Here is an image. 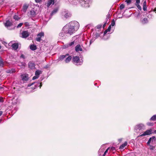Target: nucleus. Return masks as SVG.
Returning a JSON list of instances; mask_svg holds the SVG:
<instances>
[{
  "instance_id": "1",
  "label": "nucleus",
  "mask_w": 156,
  "mask_h": 156,
  "mask_svg": "<svg viewBox=\"0 0 156 156\" xmlns=\"http://www.w3.org/2000/svg\"><path fill=\"white\" fill-rule=\"evenodd\" d=\"M79 27V23L76 21H72L65 25L63 28L66 33V36H69L76 31Z\"/></svg>"
},
{
  "instance_id": "2",
  "label": "nucleus",
  "mask_w": 156,
  "mask_h": 156,
  "mask_svg": "<svg viewBox=\"0 0 156 156\" xmlns=\"http://www.w3.org/2000/svg\"><path fill=\"white\" fill-rule=\"evenodd\" d=\"M72 4H75L78 2L80 5L84 7H88L91 5V0H66Z\"/></svg>"
},
{
  "instance_id": "3",
  "label": "nucleus",
  "mask_w": 156,
  "mask_h": 156,
  "mask_svg": "<svg viewBox=\"0 0 156 156\" xmlns=\"http://www.w3.org/2000/svg\"><path fill=\"white\" fill-rule=\"evenodd\" d=\"M21 77V80L20 81V83H26L28 80L29 78L28 74L27 73L22 74Z\"/></svg>"
},
{
  "instance_id": "4",
  "label": "nucleus",
  "mask_w": 156,
  "mask_h": 156,
  "mask_svg": "<svg viewBox=\"0 0 156 156\" xmlns=\"http://www.w3.org/2000/svg\"><path fill=\"white\" fill-rule=\"evenodd\" d=\"M152 133H156V130H153L152 129L147 130L144 132L143 134L140 135V136H142L146 135H150Z\"/></svg>"
},
{
  "instance_id": "5",
  "label": "nucleus",
  "mask_w": 156,
  "mask_h": 156,
  "mask_svg": "<svg viewBox=\"0 0 156 156\" xmlns=\"http://www.w3.org/2000/svg\"><path fill=\"white\" fill-rule=\"evenodd\" d=\"M134 129L136 132L138 130H142L145 129V126L142 123L140 124L136 125Z\"/></svg>"
},
{
  "instance_id": "6",
  "label": "nucleus",
  "mask_w": 156,
  "mask_h": 156,
  "mask_svg": "<svg viewBox=\"0 0 156 156\" xmlns=\"http://www.w3.org/2000/svg\"><path fill=\"white\" fill-rule=\"evenodd\" d=\"M9 46H11L14 50H16L18 48L19 44L18 43H15V41H11L8 44Z\"/></svg>"
},
{
  "instance_id": "7",
  "label": "nucleus",
  "mask_w": 156,
  "mask_h": 156,
  "mask_svg": "<svg viewBox=\"0 0 156 156\" xmlns=\"http://www.w3.org/2000/svg\"><path fill=\"white\" fill-rule=\"evenodd\" d=\"M73 62L74 63H76V64H79L81 65L82 64V61L80 60L79 57L77 56H76L73 57Z\"/></svg>"
},
{
  "instance_id": "8",
  "label": "nucleus",
  "mask_w": 156,
  "mask_h": 156,
  "mask_svg": "<svg viewBox=\"0 0 156 156\" xmlns=\"http://www.w3.org/2000/svg\"><path fill=\"white\" fill-rule=\"evenodd\" d=\"M62 13V15L66 19L70 17L71 16V14L70 12L66 9L63 10Z\"/></svg>"
},
{
  "instance_id": "9",
  "label": "nucleus",
  "mask_w": 156,
  "mask_h": 156,
  "mask_svg": "<svg viewBox=\"0 0 156 156\" xmlns=\"http://www.w3.org/2000/svg\"><path fill=\"white\" fill-rule=\"evenodd\" d=\"M37 14V11L34 9H31L28 13V15L32 17H35Z\"/></svg>"
},
{
  "instance_id": "10",
  "label": "nucleus",
  "mask_w": 156,
  "mask_h": 156,
  "mask_svg": "<svg viewBox=\"0 0 156 156\" xmlns=\"http://www.w3.org/2000/svg\"><path fill=\"white\" fill-rule=\"evenodd\" d=\"M44 34L43 32H41L37 35V37L36 39L37 41L40 42L41 40V38L42 37H44Z\"/></svg>"
},
{
  "instance_id": "11",
  "label": "nucleus",
  "mask_w": 156,
  "mask_h": 156,
  "mask_svg": "<svg viewBox=\"0 0 156 156\" xmlns=\"http://www.w3.org/2000/svg\"><path fill=\"white\" fill-rule=\"evenodd\" d=\"M35 64L33 61H30L28 63V66L29 68L32 69H34L35 68Z\"/></svg>"
},
{
  "instance_id": "12",
  "label": "nucleus",
  "mask_w": 156,
  "mask_h": 156,
  "mask_svg": "<svg viewBox=\"0 0 156 156\" xmlns=\"http://www.w3.org/2000/svg\"><path fill=\"white\" fill-rule=\"evenodd\" d=\"M5 26L9 29H11L10 27L12 25V23H11L9 20H7L6 23H4Z\"/></svg>"
},
{
  "instance_id": "13",
  "label": "nucleus",
  "mask_w": 156,
  "mask_h": 156,
  "mask_svg": "<svg viewBox=\"0 0 156 156\" xmlns=\"http://www.w3.org/2000/svg\"><path fill=\"white\" fill-rule=\"evenodd\" d=\"M74 41H73L70 43H69V44H66L63 46V48L64 49H65L66 48L69 47V46H73L74 45Z\"/></svg>"
},
{
  "instance_id": "14",
  "label": "nucleus",
  "mask_w": 156,
  "mask_h": 156,
  "mask_svg": "<svg viewBox=\"0 0 156 156\" xmlns=\"http://www.w3.org/2000/svg\"><path fill=\"white\" fill-rule=\"evenodd\" d=\"M22 37L23 38H26L29 35L28 31H23L22 33Z\"/></svg>"
},
{
  "instance_id": "15",
  "label": "nucleus",
  "mask_w": 156,
  "mask_h": 156,
  "mask_svg": "<svg viewBox=\"0 0 156 156\" xmlns=\"http://www.w3.org/2000/svg\"><path fill=\"white\" fill-rule=\"evenodd\" d=\"M75 50L76 52H78L79 51H82L83 50L81 48L80 45L79 44H78L75 47Z\"/></svg>"
},
{
  "instance_id": "16",
  "label": "nucleus",
  "mask_w": 156,
  "mask_h": 156,
  "mask_svg": "<svg viewBox=\"0 0 156 156\" xmlns=\"http://www.w3.org/2000/svg\"><path fill=\"white\" fill-rule=\"evenodd\" d=\"M69 55L68 54H67L66 55H61L59 57L58 60H62L63 59L66 58L67 56Z\"/></svg>"
},
{
  "instance_id": "17",
  "label": "nucleus",
  "mask_w": 156,
  "mask_h": 156,
  "mask_svg": "<svg viewBox=\"0 0 156 156\" xmlns=\"http://www.w3.org/2000/svg\"><path fill=\"white\" fill-rule=\"evenodd\" d=\"M28 5L27 4H25L23 6V8L21 11L25 12L26 11L28 7Z\"/></svg>"
},
{
  "instance_id": "18",
  "label": "nucleus",
  "mask_w": 156,
  "mask_h": 156,
  "mask_svg": "<svg viewBox=\"0 0 156 156\" xmlns=\"http://www.w3.org/2000/svg\"><path fill=\"white\" fill-rule=\"evenodd\" d=\"M72 59V56L70 55H68L66 58L65 60V62L66 63H68Z\"/></svg>"
},
{
  "instance_id": "19",
  "label": "nucleus",
  "mask_w": 156,
  "mask_h": 156,
  "mask_svg": "<svg viewBox=\"0 0 156 156\" xmlns=\"http://www.w3.org/2000/svg\"><path fill=\"white\" fill-rule=\"evenodd\" d=\"M59 35L60 36L62 37L66 36V33L63 28L61 32L59 34Z\"/></svg>"
},
{
  "instance_id": "20",
  "label": "nucleus",
  "mask_w": 156,
  "mask_h": 156,
  "mask_svg": "<svg viewBox=\"0 0 156 156\" xmlns=\"http://www.w3.org/2000/svg\"><path fill=\"white\" fill-rule=\"evenodd\" d=\"M54 4V0H49L47 3V7H49L51 5H53Z\"/></svg>"
},
{
  "instance_id": "21",
  "label": "nucleus",
  "mask_w": 156,
  "mask_h": 156,
  "mask_svg": "<svg viewBox=\"0 0 156 156\" xmlns=\"http://www.w3.org/2000/svg\"><path fill=\"white\" fill-rule=\"evenodd\" d=\"M141 23L143 24H145L147 23L148 22L147 18H145L141 20Z\"/></svg>"
},
{
  "instance_id": "22",
  "label": "nucleus",
  "mask_w": 156,
  "mask_h": 156,
  "mask_svg": "<svg viewBox=\"0 0 156 156\" xmlns=\"http://www.w3.org/2000/svg\"><path fill=\"white\" fill-rule=\"evenodd\" d=\"M147 4L146 1V0L144 1L143 3V10L145 11L147 10Z\"/></svg>"
},
{
  "instance_id": "23",
  "label": "nucleus",
  "mask_w": 156,
  "mask_h": 156,
  "mask_svg": "<svg viewBox=\"0 0 156 156\" xmlns=\"http://www.w3.org/2000/svg\"><path fill=\"white\" fill-rule=\"evenodd\" d=\"M127 142H125L124 144H122L119 147V149H123L124 148V147L127 145Z\"/></svg>"
},
{
  "instance_id": "24",
  "label": "nucleus",
  "mask_w": 156,
  "mask_h": 156,
  "mask_svg": "<svg viewBox=\"0 0 156 156\" xmlns=\"http://www.w3.org/2000/svg\"><path fill=\"white\" fill-rule=\"evenodd\" d=\"M13 19L16 21H18L20 19V17H19V16L18 14H15L13 17Z\"/></svg>"
},
{
  "instance_id": "25",
  "label": "nucleus",
  "mask_w": 156,
  "mask_h": 156,
  "mask_svg": "<svg viewBox=\"0 0 156 156\" xmlns=\"http://www.w3.org/2000/svg\"><path fill=\"white\" fill-rule=\"evenodd\" d=\"M21 65H20V67L21 68H25L26 66V64L25 62H21Z\"/></svg>"
},
{
  "instance_id": "26",
  "label": "nucleus",
  "mask_w": 156,
  "mask_h": 156,
  "mask_svg": "<svg viewBox=\"0 0 156 156\" xmlns=\"http://www.w3.org/2000/svg\"><path fill=\"white\" fill-rule=\"evenodd\" d=\"M152 11L149 12L147 14V16L149 18H151L153 16V14L152 13Z\"/></svg>"
},
{
  "instance_id": "27",
  "label": "nucleus",
  "mask_w": 156,
  "mask_h": 156,
  "mask_svg": "<svg viewBox=\"0 0 156 156\" xmlns=\"http://www.w3.org/2000/svg\"><path fill=\"white\" fill-rule=\"evenodd\" d=\"M30 48L32 50H35L37 49L36 46L34 44L31 45L30 46Z\"/></svg>"
},
{
  "instance_id": "28",
  "label": "nucleus",
  "mask_w": 156,
  "mask_h": 156,
  "mask_svg": "<svg viewBox=\"0 0 156 156\" xmlns=\"http://www.w3.org/2000/svg\"><path fill=\"white\" fill-rule=\"evenodd\" d=\"M41 73V71L39 70H37L35 72V75L39 77V75Z\"/></svg>"
},
{
  "instance_id": "29",
  "label": "nucleus",
  "mask_w": 156,
  "mask_h": 156,
  "mask_svg": "<svg viewBox=\"0 0 156 156\" xmlns=\"http://www.w3.org/2000/svg\"><path fill=\"white\" fill-rule=\"evenodd\" d=\"M58 11V9L57 8H55V9H54L53 10V11L52 12H51V16H52L54 14L56 13Z\"/></svg>"
},
{
  "instance_id": "30",
  "label": "nucleus",
  "mask_w": 156,
  "mask_h": 156,
  "mask_svg": "<svg viewBox=\"0 0 156 156\" xmlns=\"http://www.w3.org/2000/svg\"><path fill=\"white\" fill-rule=\"evenodd\" d=\"M4 65V63L2 59L0 60V66L3 67Z\"/></svg>"
},
{
  "instance_id": "31",
  "label": "nucleus",
  "mask_w": 156,
  "mask_h": 156,
  "mask_svg": "<svg viewBox=\"0 0 156 156\" xmlns=\"http://www.w3.org/2000/svg\"><path fill=\"white\" fill-rule=\"evenodd\" d=\"M14 71L13 69H9L6 71V72L7 73H12Z\"/></svg>"
},
{
  "instance_id": "32",
  "label": "nucleus",
  "mask_w": 156,
  "mask_h": 156,
  "mask_svg": "<svg viewBox=\"0 0 156 156\" xmlns=\"http://www.w3.org/2000/svg\"><path fill=\"white\" fill-rule=\"evenodd\" d=\"M26 58L25 56L23 54H22L20 56V62L21 59H22L23 61H24V59H25Z\"/></svg>"
},
{
  "instance_id": "33",
  "label": "nucleus",
  "mask_w": 156,
  "mask_h": 156,
  "mask_svg": "<svg viewBox=\"0 0 156 156\" xmlns=\"http://www.w3.org/2000/svg\"><path fill=\"white\" fill-rule=\"evenodd\" d=\"M156 119V115H154L150 119V120H151L154 121Z\"/></svg>"
},
{
  "instance_id": "34",
  "label": "nucleus",
  "mask_w": 156,
  "mask_h": 156,
  "mask_svg": "<svg viewBox=\"0 0 156 156\" xmlns=\"http://www.w3.org/2000/svg\"><path fill=\"white\" fill-rule=\"evenodd\" d=\"M136 5L139 10H141V7L139 4H136Z\"/></svg>"
},
{
  "instance_id": "35",
  "label": "nucleus",
  "mask_w": 156,
  "mask_h": 156,
  "mask_svg": "<svg viewBox=\"0 0 156 156\" xmlns=\"http://www.w3.org/2000/svg\"><path fill=\"white\" fill-rule=\"evenodd\" d=\"M151 142H152V140L151 138H150L147 142V144H149Z\"/></svg>"
},
{
  "instance_id": "36",
  "label": "nucleus",
  "mask_w": 156,
  "mask_h": 156,
  "mask_svg": "<svg viewBox=\"0 0 156 156\" xmlns=\"http://www.w3.org/2000/svg\"><path fill=\"white\" fill-rule=\"evenodd\" d=\"M151 142H152V140L151 138H150L147 142V144H149Z\"/></svg>"
},
{
  "instance_id": "37",
  "label": "nucleus",
  "mask_w": 156,
  "mask_h": 156,
  "mask_svg": "<svg viewBox=\"0 0 156 156\" xmlns=\"http://www.w3.org/2000/svg\"><path fill=\"white\" fill-rule=\"evenodd\" d=\"M151 142H152V140L151 138H150L147 142V144H149Z\"/></svg>"
},
{
  "instance_id": "38",
  "label": "nucleus",
  "mask_w": 156,
  "mask_h": 156,
  "mask_svg": "<svg viewBox=\"0 0 156 156\" xmlns=\"http://www.w3.org/2000/svg\"><path fill=\"white\" fill-rule=\"evenodd\" d=\"M110 148V147H108L104 152V154L103 155V156H105L106 154L108 152V150Z\"/></svg>"
},
{
  "instance_id": "39",
  "label": "nucleus",
  "mask_w": 156,
  "mask_h": 156,
  "mask_svg": "<svg viewBox=\"0 0 156 156\" xmlns=\"http://www.w3.org/2000/svg\"><path fill=\"white\" fill-rule=\"evenodd\" d=\"M110 17V14H108L107 16L106 20L107 21L109 19Z\"/></svg>"
},
{
  "instance_id": "40",
  "label": "nucleus",
  "mask_w": 156,
  "mask_h": 156,
  "mask_svg": "<svg viewBox=\"0 0 156 156\" xmlns=\"http://www.w3.org/2000/svg\"><path fill=\"white\" fill-rule=\"evenodd\" d=\"M132 0H126V2L128 4H129Z\"/></svg>"
},
{
  "instance_id": "41",
  "label": "nucleus",
  "mask_w": 156,
  "mask_h": 156,
  "mask_svg": "<svg viewBox=\"0 0 156 156\" xmlns=\"http://www.w3.org/2000/svg\"><path fill=\"white\" fill-rule=\"evenodd\" d=\"M151 138V139L152 140V142L156 140L155 137L154 136H153Z\"/></svg>"
},
{
  "instance_id": "42",
  "label": "nucleus",
  "mask_w": 156,
  "mask_h": 156,
  "mask_svg": "<svg viewBox=\"0 0 156 156\" xmlns=\"http://www.w3.org/2000/svg\"><path fill=\"white\" fill-rule=\"evenodd\" d=\"M124 8V5L123 4H122L120 6V8L121 9H123Z\"/></svg>"
},
{
  "instance_id": "43",
  "label": "nucleus",
  "mask_w": 156,
  "mask_h": 156,
  "mask_svg": "<svg viewBox=\"0 0 156 156\" xmlns=\"http://www.w3.org/2000/svg\"><path fill=\"white\" fill-rule=\"evenodd\" d=\"M115 24V21L114 20H113L112 21V22L111 25L112 26H114Z\"/></svg>"
},
{
  "instance_id": "44",
  "label": "nucleus",
  "mask_w": 156,
  "mask_h": 156,
  "mask_svg": "<svg viewBox=\"0 0 156 156\" xmlns=\"http://www.w3.org/2000/svg\"><path fill=\"white\" fill-rule=\"evenodd\" d=\"M102 25L101 24H99V25H98L97 27V28L98 29H100L101 28Z\"/></svg>"
},
{
  "instance_id": "45",
  "label": "nucleus",
  "mask_w": 156,
  "mask_h": 156,
  "mask_svg": "<svg viewBox=\"0 0 156 156\" xmlns=\"http://www.w3.org/2000/svg\"><path fill=\"white\" fill-rule=\"evenodd\" d=\"M24 25L26 27H28L29 26V23L28 22H25L24 23Z\"/></svg>"
},
{
  "instance_id": "46",
  "label": "nucleus",
  "mask_w": 156,
  "mask_h": 156,
  "mask_svg": "<svg viewBox=\"0 0 156 156\" xmlns=\"http://www.w3.org/2000/svg\"><path fill=\"white\" fill-rule=\"evenodd\" d=\"M38 77H38V76L35 75V76H34L33 77L32 79L33 80H35L36 79H37L38 78Z\"/></svg>"
},
{
  "instance_id": "47",
  "label": "nucleus",
  "mask_w": 156,
  "mask_h": 156,
  "mask_svg": "<svg viewBox=\"0 0 156 156\" xmlns=\"http://www.w3.org/2000/svg\"><path fill=\"white\" fill-rule=\"evenodd\" d=\"M147 125L149 126H152L153 125V123L150 122H147Z\"/></svg>"
},
{
  "instance_id": "48",
  "label": "nucleus",
  "mask_w": 156,
  "mask_h": 156,
  "mask_svg": "<svg viewBox=\"0 0 156 156\" xmlns=\"http://www.w3.org/2000/svg\"><path fill=\"white\" fill-rule=\"evenodd\" d=\"M95 39H94V38H92L90 41V44L92 43H93L94 41L95 40Z\"/></svg>"
},
{
  "instance_id": "49",
  "label": "nucleus",
  "mask_w": 156,
  "mask_h": 156,
  "mask_svg": "<svg viewBox=\"0 0 156 156\" xmlns=\"http://www.w3.org/2000/svg\"><path fill=\"white\" fill-rule=\"evenodd\" d=\"M111 26L110 25L109 27H108V28L107 30H108V32H110L111 30Z\"/></svg>"
},
{
  "instance_id": "50",
  "label": "nucleus",
  "mask_w": 156,
  "mask_h": 156,
  "mask_svg": "<svg viewBox=\"0 0 156 156\" xmlns=\"http://www.w3.org/2000/svg\"><path fill=\"white\" fill-rule=\"evenodd\" d=\"M3 101V99L2 98L0 97V102H2Z\"/></svg>"
},
{
  "instance_id": "51",
  "label": "nucleus",
  "mask_w": 156,
  "mask_h": 156,
  "mask_svg": "<svg viewBox=\"0 0 156 156\" xmlns=\"http://www.w3.org/2000/svg\"><path fill=\"white\" fill-rule=\"evenodd\" d=\"M140 2V0H136V4H139Z\"/></svg>"
},
{
  "instance_id": "52",
  "label": "nucleus",
  "mask_w": 156,
  "mask_h": 156,
  "mask_svg": "<svg viewBox=\"0 0 156 156\" xmlns=\"http://www.w3.org/2000/svg\"><path fill=\"white\" fill-rule=\"evenodd\" d=\"M42 0H35L36 2L37 3H39L40 2L42 1Z\"/></svg>"
},
{
  "instance_id": "53",
  "label": "nucleus",
  "mask_w": 156,
  "mask_h": 156,
  "mask_svg": "<svg viewBox=\"0 0 156 156\" xmlns=\"http://www.w3.org/2000/svg\"><path fill=\"white\" fill-rule=\"evenodd\" d=\"M108 31L107 30H106L104 32V35H105V34H106L108 32Z\"/></svg>"
},
{
  "instance_id": "54",
  "label": "nucleus",
  "mask_w": 156,
  "mask_h": 156,
  "mask_svg": "<svg viewBox=\"0 0 156 156\" xmlns=\"http://www.w3.org/2000/svg\"><path fill=\"white\" fill-rule=\"evenodd\" d=\"M108 31L107 30H106L104 32V35H105V34H106L108 32Z\"/></svg>"
},
{
  "instance_id": "55",
  "label": "nucleus",
  "mask_w": 156,
  "mask_h": 156,
  "mask_svg": "<svg viewBox=\"0 0 156 156\" xmlns=\"http://www.w3.org/2000/svg\"><path fill=\"white\" fill-rule=\"evenodd\" d=\"M111 149L112 151H114L115 150V147H112L111 148Z\"/></svg>"
},
{
  "instance_id": "56",
  "label": "nucleus",
  "mask_w": 156,
  "mask_h": 156,
  "mask_svg": "<svg viewBox=\"0 0 156 156\" xmlns=\"http://www.w3.org/2000/svg\"><path fill=\"white\" fill-rule=\"evenodd\" d=\"M107 24V22H106L103 25V28H104L105 26H106V24Z\"/></svg>"
},
{
  "instance_id": "57",
  "label": "nucleus",
  "mask_w": 156,
  "mask_h": 156,
  "mask_svg": "<svg viewBox=\"0 0 156 156\" xmlns=\"http://www.w3.org/2000/svg\"><path fill=\"white\" fill-rule=\"evenodd\" d=\"M104 150L103 149H101L99 150V152H100V151L103 152L104 151Z\"/></svg>"
},
{
  "instance_id": "58",
  "label": "nucleus",
  "mask_w": 156,
  "mask_h": 156,
  "mask_svg": "<svg viewBox=\"0 0 156 156\" xmlns=\"http://www.w3.org/2000/svg\"><path fill=\"white\" fill-rule=\"evenodd\" d=\"M152 12H154L156 13V7L153 10V11H152Z\"/></svg>"
},
{
  "instance_id": "59",
  "label": "nucleus",
  "mask_w": 156,
  "mask_h": 156,
  "mask_svg": "<svg viewBox=\"0 0 156 156\" xmlns=\"http://www.w3.org/2000/svg\"><path fill=\"white\" fill-rule=\"evenodd\" d=\"M122 138L119 139L118 140L119 142H121V141H122Z\"/></svg>"
},
{
  "instance_id": "60",
  "label": "nucleus",
  "mask_w": 156,
  "mask_h": 156,
  "mask_svg": "<svg viewBox=\"0 0 156 156\" xmlns=\"http://www.w3.org/2000/svg\"><path fill=\"white\" fill-rule=\"evenodd\" d=\"M5 63L6 64V66H9V63L8 62H5Z\"/></svg>"
},
{
  "instance_id": "61",
  "label": "nucleus",
  "mask_w": 156,
  "mask_h": 156,
  "mask_svg": "<svg viewBox=\"0 0 156 156\" xmlns=\"http://www.w3.org/2000/svg\"><path fill=\"white\" fill-rule=\"evenodd\" d=\"M33 84H34V83H32V84H29L28 85V87H30V86H31Z\"/></svg>"
},
{
  "instance_id": "62",
  "label": "nucleus",
  "mask_w": 156,
  "mask_h": 156,
  "mask_svg": "<svg viewBox=\"0 0 156 156\" xmlns=\"http://www.w3.org/2000/svg\"><path fill=\"white\" fill-rule=\"evenodd\" d=\"M4 2H1L0 4V6L1 5H2L3 4H4Z\"/></svg>"
},
{
  "instance_id": "63",
  "label": "nucleus",
  "mask_w": 156,
  "mask_h": 156,
  "mask_svg": "<svg viewBox=\"0 0 156 156\" xmlns=\"http://www.w3.org/2000/svg\"><path fill=\"white\" fill-rule=\"evenodd\" d=\"M2 111H0V116L2 115Z\"/></svg>"
},
{
  "instance_id": "64",
  "label": "nucleus",
  "mask_w": 156,
  "mask_h": 156,
  "mask_svg": "<svg viewBox=\"0 0 156 156\" xmlns=\"http://www.w3.org/2000/svg\"><path fill=\"white\" fill-rule=\"evenodd\" d=\"M42 86V85H41V83H40V85L39 86V87H40V88H41V87Z\"/></svg>"
}]
</instances>
